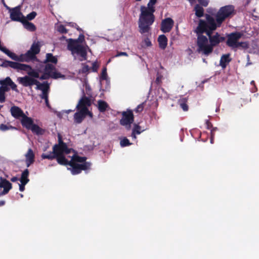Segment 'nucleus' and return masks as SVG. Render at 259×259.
<instances>
[{
	"label": "nucleus",
	"instance_id": "nucleus-23",
	"mask_svg": "<svg viewBox=\"0 0 259 259\" xmlns=\"http://www.w3.org/2000/svg\"><path fill=\"white\" fill-rule=\"evenodd\" d=\"M29 176V170L28 169H25L22 173L21 178L20 179V181L21 183H23L24 184H27L29 180L28 179Z\"/></svg>",
	"mask_w": 259,
	"mask_h": 259
},
{
	"label": "nucleus",
	"instance_id": "nucleus-40",
	"mask_svg": "<svg viewBox=\"0 0 259 259\" xmlns=\"http://www.w3.org/2000/svg\"><path fill=\"white\" fill-rule=\"evenodd\" d=\"M144 46L145 47H150L152 45L150 40L148 38H146L143 41Z\"/></svg>",
	"mask_w": 259,
	"mask_h": 259
},
{
	"label": "nucleus",
	"instance_id": "nucleus-14",
	"mask_svg": "<svg viewBox=\"0 0 259 259\" xmlns=\"http://www.w3.org/2000/svg\"><path fill=\"white\" fill-rule=\"evenodd\" d=\"M10 18L13 21H22V18L23 16L20 12V8L19 6L16 7L12 9H10Z\"/></svg>",
	"mask_w": 259,
	"mask_h": 259
},
{
	"label": "nucleus",
	"instance_id": "nucleus-60",
	"mask_svg": "<svg viewBox=\"0 0 259 259\" xmlns=\"http://www.w3.org/2000/svg\"><path fill=\"white\" fill-rule=\"evenodd\" d=\"M160 78L159 77H157L156 79V81L158 83L159 82Z\"/></svg>",
	"mask_w": 259,
	"mask_h": 259
},
{
	"label": "nucleus",
	"instance_id": "nucleus-47",
	"mask_svg": "<svg viewBox=\"0 0 259 259\" xmlns=\"http://www.w3.org/2000/svg\"><path fill=\"white\" fill-rule=\"evenodd\" d=\"M98 66L97 65L96 62H94L93 63V71H96L97 70Z\"/></svg>",
	"mask_w": 259,
	"mask_h": 259
},
{
	"label": "nucleus",
	"instance_id": "nucleus-48",
	"mask_svg": "<svg viewBox=\"0 0 259 259\" xmlns=\"http://www.w3.org/2000/svg\"><path fill=\"white\" fill-rule=\"evenodd\" d=\"M216 129H217V128H216V127H215V128H213V129H212V130H211V138L210 143H211V144H212V143H213V135H212V132H213L214 130H215Z\"/></svg>",
	"mask_w": 259,
	"mask_h": 259
},
{
	"label": "nucleus",
	"instance_id": "nucleus-8",
	"mask_svg": "<svg viewBox=\"0 0 259 259\" xmlns=\"http://www.w3.org/2000/svg\"><path fill=\"white\" fill-rule=\"evenodd\" d=\"M2 66L5 67H10L17 70L18 72L20 71H24L29 75L35 77H39L37 70L33 69V68L28 65L10 61H5L3 62Z\"/></svg>",
	"mask_w": 259,
	"mask_h": 259
},
{
	"label": "nucleus",
	"instance_id": "nucleus-37",
	"mask_svg": "<svg viewBox=\"0 0 259 259\" xmlns=\"http://www.w3.org/2000/svg\"><path fill=\"white\" fill-rule=\"evenodd\" d=\"M84 86L85 87V88L86 94L88 96H92L91 89L90 87L89 86V85L87 82H85Z\"/></svg>",
	"mask_w": 259,
	"mask_h": 259
},
{
	"label": "nucleus",
	"instance_id": "nucleus-38",
	"mask_svg": "<svg viewBox=\"0 0 259 259\" xmlns=\"http://www.w3.org/2000/svg\"><path fill=\"white\" fill-rule=\"evenodd\" d=\"M107 77L106 68L103 69L101 78L102 80H106Z\"/></svg>",
	"mask_w": 259,
	"mask_h": 259
},
{
	"label": "nucleus",
	"instance_id": "nucleus-21",
	"mask_svg": "<svg viewBox=\"0 0 259 259\" xmlns=\"http://www.w3.org/2000/svg\"><path fill=\"white\" fill-rule=\"evenodd\" d=\"M158 41L159 47L162 49H164L167 45V39L164 35H161L158 37Z\"/></svg>",
	"mask_w": 259,
	"mask_h": 259
},
{
	"label": "nucleus",
	"instance_id": "nucleus-9",
	"mask_svg": "<svg viewBox=\"0 0 259 259\" xmlns=\"http://www.w3.org/2000/svg\"><path fill=\"white\" fill-rule=\"evenodd\" d=\"M243 34L240 32H235L227 35L226 44L232 49H236L239 48L246 49L248 48V44L246 42H239V39L242 37Z\"/></svg>",
	"mask_w": 259,
	"mask_h": 259
},
{
	"label": "nucleus",
	"instance_id": "nucleus-41",
	"mask_svg": "<svg viewBox=\"0 0 259 259\" xmlns=\"http://www.w3.org/2000/svg\"><path fill=\"white\" fill-rule=\"evenodd\" d=\"M144 109V103L139 105L135 109V111L136 112H141Z\"/></svg>",
	"mask_w": 259,
	"mask_h": 259
},
{
	"label": "nucleus",
	"instance_id": "nucleus-64",
	"mask_svg": "<svg viewBox=\"0 0 259 259\" xmlns=\"http://www.w3.org/2000/svg\"><path fill=\"white\" fill-rule=\"evenodd\" d=\"M110 61H111V59H109V60L108 61L107 63H109Z\"/></svg>",
	"mask_w": 259,
	"mask_h": 259
},
{
	"label": "nucleus",
	"instance_id": "nucleus-35",
	"mask_svg": "<svg viewBox=\"0 0 259 259\" xmlns=\"http://www.w3.org/2000/svg\"><path fill=\"white\" fill-rule=\"evenodd\" d=\"M10 129H16V128L13 127L12 126H9L4 124H2L0 125V130L3 131H6Z\"/></svg>",
	"mask_w": 259,
	"mask_h": 259
},
{
	"label": "nucleus",
	"instance_id": "nucleus-15",
	"mask_svg": "<svg viewBox=\"0 0 259 259\" xmlns=\"http://www.w3.org/2000/svg\"><path fill=\"white\" fill-rule=\"evenodd\" d=\"M174 22L172 19L167 18L162 20L161 30L164 33L169 32L174 25Z\"/></svg>",
	"mask_w": 259,
	"mask_h": 259
},
{
	"label": "nucleus",
	"instance_id": "nucleus-53",
	"mask_svg": "<svg viewBox=\"0 0 259 259\" xmlns=\"http://www.w3.org/2000/svg\"><path fill=\"white\" fill-rule=\"evenodd\" d=\"M73 110H70V109H69V110H63L62 111V112L63 113H66L67 114H68L70 112H72Z\"/></svg>",
	"mask_w": 259,
	"mask_h": 259
},
{
	"label": "nucleus",
	"instance_id": "nucleus-42",
	"mask_svg": "<svg viewBox=\"0 0 259 259\" xmlns=\"http://www.w3.org/2000/svg\"><path fill=\"white\" fill-rule=\"evenodd\" d=\"M67 25L69 26L72 27H75L78 30L81 31V29L78 27L77 25V24L73 22H69L67 23Z\"/></svg>",
	"mask_w": 259,
	"mask_h": 259
},
{
	"label": "nucleus",
	"instance_id": "nucleus-57",
	"mask_svg": "<svg viewBox=\"0 0 259 259\" xmlns=\"http://www.w3.org/2000/svg\"><path fill=\"white\" fill-rule=\"evenodd\" d=\"M2 2H3V4H4V6H5V7L7 9H8V10L10 11V9H11V8H10L9 7H8V6L6 5V4L5 3L4 1H3L2 0Z\"/></svg>",
	"mask_w": 259,
	"mask_h": 259
},
{
	"label": "nucleus",
	"instance_id": "nucleus-59",
	"mask_svg": "<svg viewBox=\"0 0 259 259\" xmlns=\"http://www.w3.org/2000/svg\"><path fill=\"white\" fill-rule=\"evenodd\" d=\"M5 203V201H0V206H2V205H4Z\"/></svg>",
	"mask_w": 259,
	"mask_h": 259
},
{
	"label": "nucleus",
	"instance_id": "nucleus-61",
	"mask_svg": "<svg viewBox=\"0 0 259 259\" xmlns=\"http://www.w3.org/2000/svg\"><path fill=\"white\" fill-rule=\"evenodd\" d=\"M250 84H251V85H254V81L253 80H252V81H251V82H250Z\"/></svg>",
	"mask_w": 259,
	"mask_h": 259
},
{
	"label": "nucleus",
	"instance_id": "nucleus-18",
	"mask_svg": "<svg viewBox=\"0 0 259 259\" xmlns=\"http://www.w3.org/2000/svg\"><path fill=\"white\" fill-rule=\"evenodd\" d=\"M21 122L22 125L27 129H30L33 124L32 118L27 116L26 115H24L21 118Z\"/></svg>",
	"mask_w": 259,
	"mask_h": 259
},
{
	"label": "nucleus",
	"instance_id": "nucleus-56",
	"mask_svg": "<svg viewBox=\"0 0 259 259\" xmlns=\"http://www.w3.org/2000/svg\"><path fill=\"white\" fill-rule=\"evenodd\" d=\"M257 90V88L256 87H254L253 89H251V91L252 92V93H254L255 92H256Z\"/></svg>",
	"mask_w": 259,
	"mask_h": 259
},
{
	"label": "nucleus",
	"instance_id": "nucleus-4",
	"mask_svg": "<svg viewBox=\"0 0 259 259\" xmlns=\"http://www.w3.org/2000/svg\"><path fill=\"white\" fill-rule=\"evenodd\" d=\"M234 11V8L231 5L226 6L222 7L218 12L216 15V20L208 14L205 15L206 20L208 22V26L211 30H215L220 27L222 22L228 17L231 16Z\"/></svg>",
	"mask_w": 259,
	"mask_h": 259
},
{
	"label": "nucleus",
	"instance_id": "nucleus-3",
	"mask_svg": "<svg viewBox=\"0 0 259 259\" xmlns=\"http://www.w3.org/2000/svg\"><path fill=\"white\" fill-rule=\"evenodd\" d=\"M157 0H149L147 7L141 6V14L139 20V27L141 33L149 32L150 26L154 21L153 13L155 11L154 5Z\"/></svg>",
	"mask_w": 259,
	"mask_h": 259
},
{
	"label": "nucleus",
	"instance_id": "nucleus-34",
	"mask_svg": "<svg viewBox=\"0 0 259 259\" xmlns=\"http://www.w3.org/2000/svg\"><path fill=\"white\" fill-rule=\"evenodd\" d=\"M145 130H142L141 127L137 124H135L134 127L133 129V131L134 133H136L137 135L140 134L142 132H143Z\"/></svg>",
	"mask_w": 259,
	"mask_h": 259
},
{
	"label": "nucleus",
	"instance_id": "nucleus-5",
	"mask_svg": "<svg viewBox=\"0 0 259 259\" xmlns=\"http://www.w3.org/2000/svg\"><path fill=\"white\" fill-rule=\"evenodd\" d=\"M84 39L83 34H80L76 39L69 38L66 40L68 50L71 51L75 59L78 57V59L81 61L87 59V47L79 44L82 42Z\"/></svg>",
	"mask_w": 259,
	"mask_h": 259
},
{
	"label": "nucleus",
	"instance_id": "nucleus-63",
	"mask_svg": "<svg viewBox=\"0 0 259 259\" xmlns=\"http://www.w3.org/2000/svg\"><path fill=\"white\" fill-rule=\"evenodd\" d=\"M20 197H22V198L23 197V194H20Z\"/></svg>",
	"mask_w": 259,
	"mask_h": 259
},
{
	"label": "nucleus",
	"instance_id": "nucleus-58",
	"mask_svg": "<svg viewBox=\"0 0 259 259\" xmlns=\"http://www.w3.org/2000/svg\"><path fill=\"white\" fill-rule=\"evenodd\" d=\"M2 2H3V4H4V6H5V7L7 9H8V10L10 11V9H11V8H10L9 7H8V6L6 5V4L5 3L4 1H3L2 0Z\"/></svg>",
	"mask_w": 259,
	"mask_h": 259
},
{
	"label": "nucleus",
	"instance_id": "nucleus-55",
	"mask_svg": "<svg viewBox=\"0 0 259 259\" xmlns=\"http://www.w3.org/2000/svg\"><path fill=\"white\" fill-rule=\"evenodd\" d=\"M62 112H59L57 113V116L59 117V118H61L62 117Z\"/></svg>",
	"mask_w": 259,
	"mask_h": 259
},
{
	"label": "nucleus",
	"instance_id": "nucleus-28",
	"mask_svg": "<svg viewBox=\"0 0 259 259\" xmlns=\"http://www.w3.org/2000/svg\"><path fill=\"white\" fill-rule=\"evenodd\" d=\"M98 109L100 112L105 111L108 107L106 102L104 101L100 100L98 102Z\"/></svg>",
	"mask_w": 259,
	"mask_h": 259
},
{
	"label": "nucleus",
	"instance_id": "nucleus-20",
	"mask_svg": "<svg viewBox=\"0 0 259 259\" xmlns=\"http://www.w3.org/2000/svg\"><path fill=\"white\" fill-rule=\"evenodd\" d=\"M46 62H51L54 64H56L57 63V58L56 57L54 56L51 53H48L46 55V59L45 60V62L43 63V64H45V65L49 64H45ZM40 63H42V62H39L38 64L36 66H39V64Z\"/></svg>",
	"mask_w": 259,
	"mask_h": 259
},
{
	"label": "nucleus",
	"instance_id": "nucleus-29",
	"mask_svg": "<svg viewBox=\"0 0 259 259\" xmlns=\"http://www.w3.org/2000/svg\"><path fill=\"white\" fill-rule=\"evenodd\" d=\"M6 81L7 82V84L13 91L18 92V90L17 88V85L12 80L10 77H7L6 78Z\"/></svg>",
	"mask_w": 259,
	"mask_h": 259
},
{
	"label": "nucleus",
	"instance_id": "nucleus-24",
	"mask_svg": "<svg viewBox=\"0 0 259 259\" xmlns=\"http://www.w3.org/2000/svg\"><path fill=\"white\" fill-rule=\"evenodd\" d=\"M30 130H31V131L37 135H41L44 134L45 132V130L40 128L39 126H38L36 124H33L31 127L30 128Z\"/></svg>",
	"mask_w": 259,
	"mask_h": 259
},
{
	"label": "nucleus",
	"instance_id": "nucleus-33",
	"mask_svg": "<svg viewBox=\"0 0 259 259\" xmlns=\"http://www.w3.org/2000/svg\"><path fill=\"white\" fill-rule=\"evenodd\" d=\"M191 4L196 3V0H188ZM198 2L204 7L207 6L208 3V0H197Z\"/></svg>",
	"mask_w": 259,
	"mask_h": 259
},
{
	"label": "nucleus",
	"instance_id": "nucleus-16",
	"mask_svg": "<svg viewBox=\"0 0 259 259\" xmlns=\"http://www.w3.org/2000/svg\"><path fill=\"white\" fill-rule=\"evenodd\" d=\"M25 163L27 167L34 162L35 155L33 150L29 148L25 154Z\"/></svg>",
	"mask_w": 259,
	"mask_h": 259
},
{
	"label": "nucleus",
	"instance_id": "nucleus-31",
	"mask_svg": "<svg viewBox=\"0 0 259 259\" xmlns=\"http://www.w3.org/2000/svg\"><path fill=\"white\" fill-rule=\"evenodd\" d=\"M120 145L121 147H124L132 145V143L126 138L124 137L120 140Z\"/></svg>",
	"mask_w": 259,
	"mask_h": 259
},
{
	"label": "nucleus",
	"instance_id": "nucleus-25",
	"mask_svg": "<svg viewBox=\"0 0 259 259\" xmlns=\"http://www.w3.org/2000/svg\"><path fill=\"white\" fill-rule=\"evenodd\" d=\"M187 99L185 97L181 98L178 101V104L182 109L186 111L188 110V106L187 105Z\"/></svg>",
	"mask_w": 259,
	"mask_h": 259
},
{
	"label": "nucleus",
	"instance_id": "nucleus-1",
	"mask_svg": "<svg viewBox=\"0 0 259 259\" xmlns=\"http://www.w3.org/2000/svg\"><path fill=\"white\" fill-rule=\"evenodd\" d=\"M58 144L53 146V150H58L70 159L69 167L67 168L71 171L72 175H75L81 172L82 170H86L90 168L91 164L85 162V157H80L77 155L71 148H68L66 144L64 143L60 134L58 135Z\"/></svg>",
	"mask_w": 259,
	"mask_h": 259
},
{
	"label": "nucleus",
	"instance_id": "nucleus-62",
	"mask_svg": "<svg viewBox=\"0 0 259 259\" xmlns=\"http://www.w3.org/2000/svg\"><path fill=\"white\" fill-rule=\"evenodd\" d=\"M251 64V63L250 62H249V61L247 62V63L246 64V66H248L249 65Z\"/></svg>",
	"mask_w": 259,
	"mask_h": 259
},
{
	"label": "nucleus",
	"instance_id": "nucleus-30",
	"mask_svg": "<svg viewBox=\"0 0 259 259\" xmlns=\"http://www.w3.org/2000/svg\"><path fill=\"white\" fill-rule=\"evenodd\" d=\"M195 14L198 17H201L203 15L204 10L202 7L199 5H196L195 7Z\"/></svg>",
	"mask_w": 259,
	"mask_h": 259
},
{
	"label": "nucleus",
	"instance_id": "nucleus-6",
	"mask_svg": "<svg viewBox=\"0 0 259 259\" xmlns=\"http://www.w3.org/2000/svg\"><path fill=\"white\" fill-rule=\"evenodd\" d=\"M91 104V99L84 95L79 100L75 108L77 111L74 113L73 116L74 121L75 123H81L87 115L90 117H93V114L88 109V107Z\"/></svg>",
	"mask_w": 259,
	"mask_h": 259
},
{
	"label": "nucleus",
	"instance_id": "nucleus-51",
	"mask_svg": "<svg viewBox=\"0 0 259 259\" xmlns=\"http://www.w3.org/2000/svg\"><path fill=\"white\" fill-rule=\"evenodd\" d=\"M18 180V178L16 177H13L11 179V181L13 182H16Z\"/></svg>",
	"mask_w": 259,
	"mask_h": 259
},
{
	"label": "nucleus",
	"instance_id": "nucleus-49",
	"mask_svg": "<svg viewBox=\"0 0 259 259\" xmlns=\"http://www.w3.org/2000/svg\"><path fill=\"white\" fill-rule=\"evenodd\" d=\"M89 67L88 66H84L82 68V72H85L87 71H88L89 70Z\"/></svg>",
	"mask_w": 259,
	"mask_h": 259
},
{
	"label": "nucleus",
	"instance_id": "nucleus-11",
	"mask_svg": "<svg viewBox=\"0 0 259 259\" xmlns=\"http://www.w3.org/2000/svg\"><path fill=\"white\" fill-rule=\"evenodd\" d=\"M41 157L44 159H48L52 160L56 158L59 164L64 165H68L69 166L70 159L58 150L55 151L53 149V151L50 152L49 153H43Z\"/></svg>",
	"mask_w": 259,
	"mask_h": 259
},
{
	"label": "nucleus",
	"instance_id": "nucleus-19",
	"mask_svg": "<svg viewBox=\"0 0 259 259\" xmlns=\"http://www.w3.org/2000/svg\"><path fill=\"white\" fill-rule=\"evenodd\" d=\"M231 61V58L229 54L223 55L220 59V65L224 69Z\"/></svg>",
	"mask_w": 259,
	"mask_h": 259
},
{
	"label": "nucleus",
	"instance_id": "nucleus-2",
	"mask_svg": "<svg viewBox=\"0 0 259 259\" xmlns=\"http://www.w3.org/2000/svg\"><path fill=\"white\" fill-rule=\"evenodd\" d=\"M34 70H36L38 72L39 78L41 80L47 79L49 78L57 79L61 78L65 79V75L61 74L60 72L56 70L54 65L47 64L45 65L43 63H40L39 66H36ZM29 76H25L24 77H19L17 78L18 82L22 84L24 87H31L32 85L38 83L36 77L32 76L28 74Z\"/></svg>",
	"mask_w": 259,
	"mask_h": 259
},
{
	"label": "nucleus",
	"instance_id": "nucleus-10",
	"mask_svg": "<svg viewBox=\"0 0 259 259\" xmlns=\"http://www.w3.org/2000/svg\"><path fill=\"white\" fill-rule=\"evenodd\" d=\"M197 34V51L199 53H201L205 56H208L212 52L211 45L209 39L202 33Z\"/></svg>",
	"mask_w": 259,
	"mask_h": 259
},
{
	"label": "nucleus",
	"instance_id": "nucleus-17",
	"mask_svg": "<svg viewBox=\"0 0 259 259\" xmlns=\"http://www.w3.org/2000/svg\"><path fill=\"white\" fill-rule=\"evenodd\" d=\"M10 111L12 116L16 119L21 118L25 115L23 110L16 106H12L11 108Z\"/></svg>",
	"mask_w": 259,
	"mask_h": 259
},
{
	"label": "nucleus",
	"instance_id": "nucleus-22",
	"mask_svg": "<svg viewBox=\"0 0 259 259\" xmlns=\"http://www.w3.org/2000/svg\"><path fill=\"white\" fill-rule=\"evenodd\" d=\"M35 85H36V89L40 90L42 92H48L49 91V84L46 81L40 83L38 81V83H36Z\"/></svg>",
	"mask_w": 259,
	"mask_h": 259
},
{
	"label": "nucleus",
	"instance_id": "nucleus-52",
	"mask_svg": "<svg viewBox=\"0 0 259 259\" xmlns=\"http://www.w3.org/2000/svg\"><path fill=\"white\" fill-rule=\"evenodd\" d=\"M136 134L132 132L131 137H132L133 139L136 140Z\"/></svg>",
	"mask_w": 259,
	"mask_h": 259
},
{
	"label": "nucleus",
	"instance_id": "nucleus-39",
	"mask_svg": "<svg viewBox=\"0 0 259 259\" xmlns=\"http://www.w3.org/2000/svg\"><path fill=\"white\" fill-rule=\"evenodd\" d=\"M36 16V13L35 12H32L26 16V18L29 20L33 19Z\"/></svg>",
	"mask_w": 259,
	"mask_h": 259
},
{
	"label": "nucleus",
	"instance_id": "nucleus-44",
	"mask_svg": "<svg viewBox=\"0 0 259 259\" xmlns=\"http://www.w3.org/2000/svg\"><path fill=\"white\" fill-rule=\"evenodd\" d=\"M5 101V93L0 92V103H3Z\"/></svg>",
	"mask_w": 259,
	"mask_h": 259
},
{
	"label": "nucleus",
	"instance_id": "nucleus-7",
	"mask_svg": "<svg viewBox=\"0 0 259 259\" xmlns=\"http://www.w3.org/2000/svg\"><path fill=\"white\" fill-rule=\"evenodd\" d=\"M208 22L206 21L200 20L198 26L197 27L195 32L197 33L206 32L209 42L211 46V49L213 50V47L218 46L220 42L225 40V37L221 36L218 33L212 35V32L214 30H211L208 25Z\"/></svg>",
	"mask_w": 259,
	"mask_h": 259
},
{
	"label": "nucleus",
	"instance_id": "nucleus-26",
	"mask_svg": "<svg viewBox=\"0 0 259 259\" xmlns=\"http://www.w3.org/2000/svg\"><path fill=\"white\" fill-rule=\"evenodd\" d=\"M21 22L23 23L24 28L27 30L30 31L35 30V26L33 23L29 22L26 20H23Z\"/></svg>",
	"mask_w": 259,
	"mask_h": 259
},
{
	"label": "nucleus",
	"instance_id": "nucleus-50",
	"mask_svg": "<svg viewBox=\"0 0 259 259\" xmlns=\"http://www.w3.org/2000/svg\"><path fill=\"white\" fill-rule=\"evenodd\" d=\"M206 124L207 126V128L210 129V127L211 126V123L208 121V120H206Z\"/></svg>",
	"mask_w": 259,
	"mask_h": 259
},
{
	"label": "nucleus",
	"instance_id": "nucleus-13",
	"mask_svg": "<svg viewBox=\"0 0 259 259\" xmlns=\"http://www.w3.org/2000/svg\"><path fill=\"white\" fill-rule=\"evenodd\" d=\"M11 183L2 177L0 178V196L7 194L12 189Z\"/></svg>",
	"mask_w": 259,
	"mask_h": 259
},
{
	"label": "nucleus",
	"instance_id": "nucleus-36",
	"mask_svg": "<svg viewBox=\"0 0 259 259\" xmlns=\"http://www.w3.org/2000/svg\"><path fill=\"white\" fill-rule=\"evenodd\" d=\"M57 30L61 33H66L67 30L65 28V26L63 25H59L57 26Z\"/></svg>",
	"mask_w": 259,
	"mask_h": 259
},
{
	"label": "nucleus",
	"instance_id": "nucleus-32",
	"mask_svg": "<svg viewBox=\"0 0 259 259\" xmlns=\"http://www.w3.org/2000/svg\"><path fill=\"white\" fill-rule=\"evenodd\" d=\"M158 94H159V97L160 98L163 99H167L168 98L167 93L162 88L159 89L158 90Z\"/></svg>",
	"mask_w": 259,
	"mask_h": 259
},
{
	"label": "nucleus",
	"instance_id": "nucleus-27",
	"mask_svg": "<svg viewBox=\"0 0 259 259\" xmlns=\"http://www.w3.org/2000/svg\"><path fill=\"white\" fill-rule=\"evenodd\" d=\"M7 82L6 78L4 80H0V84L1 85L0 92L5 93L6 92L9 91L10 88Z\"/></svg>",
	"mask_w": 259,
	"mask_h": 259
},
{
	"label": "nucleus",
	"instance_id": "nucleus-12",
	"mask_svg": "<svg viewBox=\"0 0 259 259\" xmlns=\"http://www.w3.org/2000/svg\"><path fill=\"white\" fill-rule=\"evenodd\" d=\"M122 117L120 119V124L124 126L127 130L131 128V124L134 121V115L131 110H127L122 112Z\"/></svg>",
	"mask_w": 259,
	"mask_h": 259
},
{
	"label": "nucleus",
	"instance_id": "nucleus-43",
	"mask_svg": "<svg viewBox=\"0 0 259 259\" xmlns=\"http://www.w3.org/2000/svg\"><path fill=\"white\" fill-rule=\"evenodd\" d=\"M40 96L41 99L44 100L47 99L48 98V92H42Z\"/></svg>",
	"mask_w": 259,
	"mask_h": 259
},
{
	"label": "nucleus",
	"instance_id": "nucleus-46",
	"mask_svg": "<svg viewBox=\"0 0 259 259\" xmlns=\"http://www.w3.org/2000/svg\"><path fill=\"white\" fill-rule=\"evenodd\" d=\"M121 56H127L128 55L126 52H119L114 57H118Z\"/></svg>",
	"mask_w": 259,
	"mask_h": 259
},
{
	"label": "nucleus",
	"instance_id": "nucleus-54",
	"mask_svg": "<svg viewBox=\"0 0 259 259\" xmlns=\"http://www.w3.org/2000/svg\"><path fill=\"white\" fill-rule=\"evenodd\" d=\"M45 100V103H46V104L47 106L48 107H50V105H49V103L48 98L47 99Z\"/></svg>",
	"mask_w": 259,
	"mask_h": 259
},
{
	"label": "nucleus",
	"instance_id": "nucleus-45",
	"mask_svg": "<svg viewBox=\"0 0 259 259\" xmlns=\"http://www.w3.org/2000/svg\"><path fill=\"white\" fill-rule=\"evenodd\" d=\"M19 185V190L21 191V192H23L25 190V186L26 185V184H23V183H21V184H18Z\"/></svg>",
	"mask_w": 259,
	"mask_h": 259
}]
</instances>
